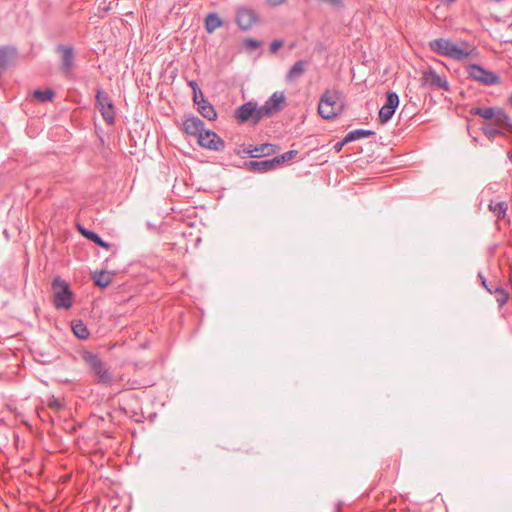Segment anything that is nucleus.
Wrapping results in <instances>:
<instances>
[{"label": "nucleus", "mask_w": 512, "mask_h": 512, "mask_svg": "<svg viewBox=\"0 0 512 512\" xmlns=\"http://www.w3.org/2000/svg\"><path fill=\"white\" fill-rule=\"evenodd\" d=\"M467 72L471 79L483 85L491 86L500 82V78L497 74L484 69L478 64H470L467 68Z\"/></svg>", "instance_id": "nucleus-6"}, {"label": "nucleus", "mask_w": 512, "mask_h": 512, "mask_svg": "<svg viewBox=\"0 0 512 512\" xmlns=\"http://www.w3.org/2000/svg\"><path fill=\"white\" fill-rule=\"evenodd\" d=\"M205 99L204 94L200 89H197V91L193 92V101L196 105L200 103V100Z\"/></svg>", "instance_id": "nucleus-34"}, {"label": "nucleus", "mask_w": 512, "mask_h": 512, "mask_svg": "<svg viewBox=\"0 0 512 512\" xmlns=\"http://www.w3.org/2000/svg\"><path fill=\"white\" fill-rule=\"evenodd\" d=\"M81 358L88 366L90 373L96 378L97 383L105 386L112 385L113 375L98 354L84 350L81 352Z\"/></svg>", "instance_id": "nucleus-1"}, {"label": "nucleus", "mask_w": 512, "mask_h": 512, "mask_svg": "<svg viewBox=\"0 0 512 512\" xmlns=\"http://www.w3.org/2000/svg\"><path fill=\"white\" fill-rule=\"evenodd\" d=\"M198 144L206 149L213 151H222L225 148V142L212 130H203L199 134Z\"/></svg>", "instance_id": "nucleus-8"}, {"label": "nucleus", "mask_w": 512, "mask_h": 512, "mask_svg": "<svg viewBox=\"0 0 512 512\" xmlns=\"http://www.w3.org/2000/svg\"><path fill=\"white\" fill-rule=\"evenodd\" d=\"M224 25L223 20L217 13H209L205 18V29L208 33L214 32L216 29Z\"/></svg>", "instance_id": "nucleus-20"}, {"label": "nucleus", "mask_w": 512, "mask_h": 512, "mask_svg": "<svg viewBox=\"0 0 512 512\" xmlns=\"http://www.w3.org/2000/svg\"><path fill=\"white\" fill-rule=\"evenodd\" d=\"M494 121L496 125L505 126L512 132V120L503 109L496 108Z\"/></svg>", "instance_id": "nucleus-22"}, {"label": "nucleus", "mask_w": 512, "mask_h": 512, "mask_svg": "<svg viewBox=\"0 0 512 512\" xmlns=\"http://www.w3.org/2000/svg\"><path fill=\"white\" fill-rule=\"evenodd\" d=\"M287 0H265L266 4L271 7H277L284 4Z\"/></svg>", "instance_id": "nucleus-36"}, {"label": "nucleus", "mask_w": 512, "mask_h": 512, "mask_svg": "<svg viewBox=\"0 0 512 512\" xmlns=\"http://www.w3.org/2000/svg\"><path fill=\"white\" fill-rule=\"evenodd\" d=\"M235 21L242 31H247L258 21V14L251 8L240 7L237 9Z\"/></svg>", "instance_id": "nucleus-10"}, {"label": "nucleus", "mask_w": 512, "mask_h": 512, "mask_svg": "<svg viewBox=\"0 0 512 512\" xmlns=\"http://www.w3.org/2000/svg\"><path fill=\"white\" fill-rule=\"evenodd\" d=\"M478 277L480 278L481 283H483V278H485V277L482 275V273H479V274H478Z\"/></svg>", "instance_id": "nucleus-41"}, {"label": "nucleus", "mask_w": 512, "mask_h": 512, "mask_svg": "<svg viewBox=\"0 0 512 512\" xmlns=\"http://www.w3.org/2000/svg\"><path fill=\"white\" fill-rule=\"evenodd\" d=\"M399 96L394 91H389L386 94V102L379 110V121L382 124L387 123L393 117L397 107L399 106Z\"/></svg>", "instance_id": "nucleus-9"}, {"label": "nucleus", "mask_w": 512, "mask_h": 512, "mask_svg": "<svg viewBox=\"0 0 512 512\" xmlns=\"http://www.w3.org/2000/svg\"><path fill=\"white\" fill-rule=\"evenodd\" d=\"M488 292L495 295V299L500 307H503L509 300V293L502 287L488 288Z\"/></svg>", "instance_id": "nucleus-25"}, {"label": "nucleus", "mask_w": 512, "mask_h": 512, "mask_svg": "<svg viewBox=\"0 0 512 512\" xmlns=\"http://www.w3.org/2000/svg\"><path fill=\"white\" fill-rule=\"evenodd\" d=\"M79 230L83 236H85L87 239L94 242L95 244L99 245L100 247H103L105 249L110 248V244L105 242L97 233L82 227H80Z\"/></svg>", "instance_id": "nucleus-24"}, {"label": "nucleus", "mask_w": 512, "mask_h": 512, "mask_svg": "<svg viewBox=\"0 0 512 512\" xmlns=\"http://www.w3.org/2000/svg\"><path fill=\"white\" fill-rule=\"evenodd\" d=\"M429 48L434 53L449 57L456 61H462L470 57L471 53L459 47L450 39L437 38L429 42Z\"/></svg>", "instance_id": "nucleus-2"}, {"label": "nucleus", "mask_w": 512, "mask_h": 512, "mask_svg": "<svg viewBox=\"0 0 512 512\" xmlns=\"http://www.w3.org/2000/svg\"><path fill=\"white\" fill-rule=\"evenodd\" d=\"M490 210L495 214V216L499 219L504 218L506 216V212L508 209V205L505 201L500 202H491L489 204Z\"/></svg>", "instance_id": "nucleus-27"}, {"label": "nucleus", "mask_w": 512, "mask_h": 512, "mask_svg": "<svg viewBox=\"0 0 512 512\" xmlns=\"http://www.w3.org/2000/svg\"><path fill=\"white\" fill-rule=\"evenodd\" d=\"M57 52L61 55V70L65 74H69L74 67V51L70 46L59 45Z\"/></svg>", "instance_id": "nucleus-14"}, {"label": "nucleus", "mask_w": 512, "mask_h": 512, "mask_svg": "<svg viewBox=\"0 0 512 512\" xmlns=\"http://www.w3.org/2000/svg\"><path fill=\"white\" fill-rule=\"evenodd\" d=\"M198 112L209 121H214L217 118V112L214 106L206 99L200 100L197 105Z\"/></svg>", "instance_id": "nucleus-18"}, {"label": "nucleus", "mask_w": 512, "mask_h": 512, "mask_svg": "<svg viewBox=\"0 0 512 512\" xmlns=\"http://www.w3.org/2000/svg\"><path fill=\"white\" fill-rule=\"evenodd\" d=\"M423 84L434 89L449 91L450 86L445 77L440 76L434 69L429 68L422 74Z\"/></svg>", "instance_id": "nucleus-11"}, {"label": "nucleus", "mask_w": 512, "mask_h": 512, "mask_svg": "<svg viewBox=\"0 0 512 512\" xmlns=\"http://www.w3.org/2000/svg\"><path fill=\"white\" fill-rule=\"evenodd\" d=\"M278 150V146L271 143H264L257 146H250L245 150L247 154H249L253 158L270 156L276 153Z\"/></svg>", "instance_id": "nucleus-16"}, {"label": "nucleus", "mask_w": 512, "mask_h": 512, "mask_svg": "<svg viewBox=\"0 0 512 512\" xmlns=\"http://www.w3.org/2000/svg\"><path fill=\"white\" fill-rule=\"evenodd\" d=\"M72 331L74 335L81 340L87 339L90 335L87 326L83 323L82 320H76L72 322Z\"/></svg>", "instance_id": "nucleus-23"}, {"label": "nucleus", "mask_w": 512, "mask_h": 512, "mask_svg": "<svg viewBox=\"0 0 512 512\" xmlns=\"http://www.w3.org/2000/svg\"><path fill=\"white\" fill-rule=\"evenodd\" d=\"M189 86L192 88L193 92L197 91V89H200L197 82L195 80L189 81Z\"/></svg>", "instance_id": "nucleus-38"}, {"label": "nucleus", "mask_w": 512, "mask_h": 512, "mask_svg": "<svg viewBox=\"0 0 512 512\" xmlns=\"http://www.w3.org/2000/svg\"><path fill=\"white\" fill-rule=\"evenodd\" d=\"M507 157L512 162V150L507 152Z\"/></svg>", "instance_id": "nucleus-40"}, {"label": "nucleus", "mask_w": 512, "mask_h": 512, "mask_svg": "<svg viewBox=\"0 0 512 512\" xmlns=\"http://www.w3.org/2000/svg\"><path fill=\"white\" fill-rule=\"evenodd\" d=\"M285 102V97L283 93L275 92L273 93L264 105L260 106V110L262 112L263 117H270L273 114L279 112L283 108V103Z\"/></svg>", "instance_id": "nucleus-12"}, {"label": "nucleus", "mask_w": 512, "mask_h": 512, "mask_svg": "<svg viewBox=\"0 0 512 512\" xmlns=\"http://www.w3.org/2000/svg\"><path fill=\"white\" fill-rule=\"evenodd\" d=\"M483 133L490 140L495 139L499 135H504V132L499 127H484Z\"/></svg>", "instance_id": "nucleus-30"}, {"label": "nucleus", "mask_w": 512, "mask_h": 512, "mask_svg": "<svg viewBox=\"0 0 512 512\" xmlns=\"http://www.w3.org/2000/svg\"><path fill=\"white\" fill-rule=\"evenodd\" d=\"M497 107H473L470 109V114L475 116H480L484 119H492L495 116V111Z\"/></svg>", "instance_id": "nucleus-26"}, {"label": "nucleus", "mask_w": 512, "mask_h": 512, "mask_svg": "<svg viewBox=\"0 0 512 512\" xmlns=\"http://www.w3.org/2000/svg\"><path fill=\"white\" fill-rule=\"evenodd\" d=\"M92 280L96 286L105 288L112 282V274L107 271H95Z\"/></svg>", "instance_id": "nucleus-21"}, {"label": "nucleus", "mask_w": 512, "mask_h": 512, "mask_svg": "<svg viewBox=\"0 0 512 512\" xmlns=\"http://www.w3.org/2000/svg\"><path fill=\"white\" fill-rule=\"evenodd\" d=\"M483 287L488 291V288H495L496 286L488 284L486 278H483Z\"/></svg>", "instance_id": "nucleus-39"}, {"label": "nucleus", "mask_w": 512, "mask_h": 512, "mask_svg": "<svg viewBox=\"0 0 512 512\" xmlns=\"http://www.w3.org/2000/svg\"><path fill=\"white\" fill-rule=\"evenodd\" d=\"M246 168L249 171L256 173H265L278 167V160L267 159L260 161H249L245 163Z\"/></svg>", "instance_id": "nucleus-15"}, {"label": "nucleus", "mask_w": 512, "mask_h": 512, "mask_svg": "<svg viewBox=\"0 0 512 512\" xmlns=\"http://www.w3.org/2000/svg\"><path fill=\"white\" fill-rule=\"evenodd\" d=\"M244 43L247 47L251 49H256L261 45V42L255 39H246Z\"/></svg>", "instance_id": "nucleus-33"}, {"label": "nucleus", "mask_w": 512, "mask_h": 512, "mask_svg": "<svg viewBox=\"0 0 512 512\" xmlns=\"http://www.w3.org/2000/svg\"><path fill=\"white\" fill-rule=\"evenodd\" d=\"M283 45L282 40H274L270 44V51L271 53H276Z\"/></svg>", "instance_id": "nucleus-32"}, {"label": "nucleus", "mask_w": 512, "mask_h": 512, "mask_svg": "<svg viewBox=\"0 0 512 512\" xmlns=\"http://www.w3.org/2000/svg\"><path fill=\"white\" fill-rule=\"evenodd\" d=\"M33 95L37 100L44 103L47 101H51L53 99L55 93L52 89H46V90H35L33 92Z\"/></svg>", "instance_id": "nucleus-29"}, {"label": "nucleus", "mask_w": 512, "mask_h": 512, "mask_svg": "<svg viewBox=\"0 0 512 512\" xmlns=\"http://www.w3.org/2000/svg\"><path fill=\"white\" fill-rule=\"evenodd\" d=\"M235 118L239 123L251 121L253 124H257L264 117L262 115L260 107H257V104L255 102L249 101L236 109Z\"/></svg>", "instance_id": "nucleus-5"}, {"label": "nucleus", "mask_w": 512, "mask_h": 512, "mask_svg": "<svg viewBox=\"0 0 512 512\" xmlns=\"http://www.w3.org/2000/svg\"><path fill=\"white\" fill-rule=\"evenodd\" d=\"M54 290L53 303L57 309H69L73 305V293L68 283L60 277H55L52 281Z\"/></svg>", "instance_id": "nucleus-4"}, {"label": "nucleus", "mask_w": 512, "mask_h": 512, "mask_svg": "<svg viewBox=\"0 0 512 512\" xmlns=\"http://www.w3.org/2000/svg\"><path fill=\"white\" fill-rule=\"evenodd\" d=\"M347 143H350V141H346V136L339 142H337L335 145H334V149L336 152H340L343 148V146Z\"/></svg>", "instance_id": "nucleus-35"}, {"label": "nucleus", "mask_w": 512, "mask_h": 512, "mask_svg": "<svg viewBox=\"0 0 512 512\" xmlns=\"http://www.w3.org/2000/svg\"><path fill=\"white\" fill-rule=\"evenodd\" d=\"M373 134H374V132L372 130L356 129V130L350 131L346 135V141L352 142V141H355V140H358L361 138L369 137Z\"/></svg>", "instance_id": "nucleus-28"}, {"label": "nucleus", "mask_w": 512, "mask_h": 512, "mask_svg": "<svg viewBox=\"0 0 512 512\" xmlns=\"http://www.w3.org/2000/svg\"><path fill=\"white\" fill-rule=\"evenodd\" d=\"M340 93L337 91L326 90L320 97L318 103V113L323 119H332L342 110L339 102Z\"/></svg>", "instance_id": "nucleus-3"}, {"label": "nucleus", "mask_w": 512, "mask_h": 512, "mask_svg": "<svg viewBox=\"0 0 512 512\" xmlns=\"http://www.w3.org/2000/svg\"><path fill=\"white\" fill-rule=\"evenodd\" d=\"M48 405H49V407L54 408V409H59L61 407V404H60L59 400H57V399H52Z\"/></svg>", "instance_id": "nucleus-37"}, {"label": "nucleus", "mask_w": 512, "mask_h": 512, "mask_svg": "<svg viewBox=\"0 0 512 512\" xmlns=\"http://www.w3.org/2000/svg\"><path fill=\"white\" fill-rule=\"evenodd\" d=\"M17 50L12 46L0 47V73L5 70L16 57Z\"/></svg>", "instance_id": "nucleus-17"}, {"label": "nucleus", "mask_w": 512, "mask_h": 512, "mask_svg": "<svg viewBox=\"0 0 512 512\" xmlns=\"http://www.w3.org/2000/svg\"><path fill=\"white\" fill-rule=\"evenodd\" d=\"M298 154L297 150H289L281 155L275 156L274 160H278V167L280 164L292 160Z\"/></svg>", "instance_id": "nucleus-31"}, {"label": "nucleus", "mask_w": 512, "mask_h": 512, "mask_svg": "<svg viewBox=\"0 0 512 512\" xmlns=\"http://www.w3.org/2000/svg\"><path fill=\"white\" fill-rule=\"evenodd\" d=\"M96 104L99 107L101 115L107 123H113L115 118L113 102L105 91L98 89L96 91Z\"/></svg>", "instance_id": "nucleus-7"}, {"label": "nucleus", "mask_w": 512, "mask_h": 512, "mask_svg": "<svg viewBox=\"0 0 512 512\" xmlns=\"http://www.w3.org/2000/svg\"><path fill=\"white\" fill-rule=\"evenodd\" d=\"M307 62L305 60H299L293 64L286 75V80L292 82L300 78L306 71Z\"/></svg>", "instance_id": "nucleus-19"}, {"label": "nucleus", "mask_w": 512, "mask_h": 512, "mask_svg": "<svg viewBox=\"0 0 512 512\" xmlns=\"http://www.w3.org/2000/svg\"><path fill=\"white\" fill-rule=\"evenodd\" d=\"M204 130V122L197 116L189 114L184 116L183 131L190 136H199Z\"/></svg>", "instance_id": "nucleus-13"}]
</instances>
